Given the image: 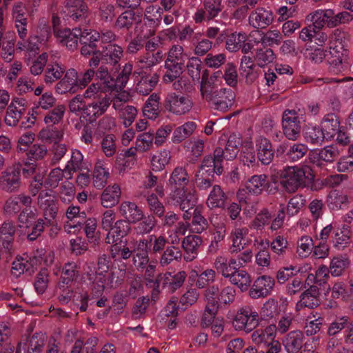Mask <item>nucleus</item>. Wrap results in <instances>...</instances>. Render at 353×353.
<instances>
[{"label":"nucleus","mask_w":353,"mask_h":353,"mask_svg":"<svg viewBox=\"0 0 353 353\" xmlns=\"http://www.w3.org/2000/svg\"><path fill=\"white\" fill-rule=\"evenodd\" d=\"M170 159V152L165 150L154 154L151 159L152 170L155 172L162 170L169 163Z\"/></svg>","instance_id":"338daca9"},{"label":"nucleus","mask_w":353,"mask_h":353,"mask_svg":"<svg viewBox=\"0 0 353 353\" xmlns=\"http://www.w3.org/2000/svg\"><path fill=\"white\" fill-rule=\"evenodd\" d=\"M255 68L256 65L252 57L246 55L242 57L239 71L248 83H252L257 79L258 73Z\"/></svg>","instance_id":"4c0bfd02"},{"label":"nucleus","mask_w":353,"mask_h":353,"mask_svg":"<svg viewBox=\"0 0 353 353\" xmlns=\"http://www.w3.org/2000/svg\"><path fill=\"white\" fill-rule=\"evenodd\" d=\"M208 223L207 219L201 214V210L196 208L193 210V219L190 225L192 232L201 234L207 229Z\"/></svg>","instance_id":"e2e57ef3"},{"label":"nucleus","mask_w":353,"mask_h":353,"mask_svg":"<svg viewBox=\"0 0 353 353\" xmlns=\"http://www.w3.org/2000/svg\"><path fill=\"white\" fill-rule=\"evenodd\" d=\"M111 103V99L107 95L94 99L85 106L83 115L89 117L90 122L94 121L106 112Z\"/></svg>","instance_id":"dca6fc26"},{"label":"nucleus","mask_w":353,"mask_h":353,"mask_svg":"<svg viewBox=\"0 0 353 353\" xmlns=\"http://www.w3.org/2000/svg\"><path fill=\"white\" fill-rule=\"evenodd\" d=\"M326 203L332 210H342L348 205V196L339 190H334L327 194Z\"/></svg>","instance_id":"c9c22d12"},{"label":"nucleus","mask_w":353,"mask_h":353,"mask_svg":"<svg viewBox=\"0 0 353 353\" xmlns=\"http://www.w3.org/2000/svg\"><path fill=\"white\" fill-rule=\"evenodd\" d=\"M175 204L178 205L180 209L184 212L183 218L185 220H190L193 217V208L195 205L196 198L195 194L188 193L187 196L180 197V199H172Z\"/></svg>","instance_id":"a19ab883"},{"label":"nucleus","mask_w":353,"mask_h":353,"mask_svg":"<svg viewBox=\"0 0 353 353\" xmlns=\"http://www.w3.org/2000/svg\"><path fill=\"white\" fill-rule=\"evenodd\" d=\"M123 48L117 44H109L102 52V60L107 64L114 67L117 70L119 67V62L123 57Z\"/></svg>","instance_id":"2f4dec72"},{"label":"nucleus","mask_w":353,"mask_h":353,"mask_svg":"<svg viewBox=\"0 0 353 353\" xmlns=\"http://www.w3.org/2000/svg\"><path fill=\"white\" fill-rule=\"evenodd\" d=\"M203 99L205 100L214 110L225 112L230 109L235 100V93L230 88L212 90L201 93Z\"/></svg>","instance_id":"f03ea898"},{"label":"nucleus","mask_w":353,"mask_h":353,"mask_svg":"<svg viewBox=\"0 0 353 353\" xmlns=\"http://www.w3.org/2000/svg\"><path fill=\"white\" fill-rule=\"evenodd\" d=\"M165 68L166 72L163 77V81L165 83H170L181 76L183 73V66L165 61Z\"/></svg>","instance_id":"0e129e2a"},{"label":"nucleus","mask_w":353,"mask_h":353,"mask_svg":"<svg viewBox=\"0 0 353 353\" xmlns=\"http://www.w3.org/2000/svg\"><path fill=\"white\" fill-rule=\"evenodd\" d=\"M351 230L347 225H343L341 228L334 231L332 237L333 246L338 250H343L350 243Z\"/></svg>","instance_id":"72a5a7b5"},{"label":"nucleus","mask_w":353,"mask_h":353,"mask_svg":"<svg viewBox=\"0 0 353 353\" xmlns=\"http://www.w3.org/2000/svg\"><path fill=\"white\" fill-rule=\"evenodd\" d=\"M274 284L272 277L268 275L261 276L254 281L250 289V296L255 299L266 297L271 294Z\"/></svg>","instance_id":"4468645a"},{"label":"nucleus","mask_w":353,"mask_h":353,"mask_svg":"<svg viewBox=\"0 0 353 353\" xmlns=\"http://www.w3.org/2000/svg\"><path fill=\"white\" fill-rule=\"evenodd\" d=\"M304 138L307 143L319 145L327 137L323 130L319 126H309L304 132Z\"/></svg>","instance_id":"49530a36"},{"label":"nucleus","mask_w":353,"mask_h":353,"mask_svg":"<svg viewBox=\"0 0 353 353\" xmlns=\"http://www.w3.org/2000/svg\"><path fill=\"white\" fill-rule=\"evenodd\" d=\"M340 123L335 114H327L321 121V128L325 132L327 140L331 139L339 130Z\"/></svg>","instance_id":"a18cd8bd"},{"label":"nucleus","mask_w":353,"mask_h":353,"mask_svg":"<svg viewBox=\"0 0 353 353\" xmlns=\"http://www.w3.org/2000/svg\"><path fill=\"white\" fill-rule=\"evenodd\" d=\"M189 182V174L186 169L181 166L176 167L168 179V185L170 189V198L180 199L187 196L188 193L195 194L194 189L187 187Z\"/></svg>","instance_id":"7ed1b4c3"},{"label":"nucleus","mask_w":353,"mask_h":353,"mask_svg":"<svg viewBox=\"0 0 353 353\" xmlns=\"http://www.w3.org/2000/svg\"><path fill=\"white\" fill-rule=\"evenodd\" d=\"M134 74H138L141 78L136 85V90L142 95L149 94L157 85L159 77L157 73L147 74L143 70H136Z\"/></svg>","instance_id":"4be33fe9"},{"label":"nucleus","mask_w":353,"mask_h":353,"mask_svg":"<svg viewBox=\"0 0 353 353\" xmlns=\"http://www.w3.org/2000/svg\"><path fill=\"white\" fill-rule=\"evenodd\" d=\"M110 174L108 169L105 167V162L98 160L94 166L93 172V185L98 189L103 188L107 183Z\"/></svg>","instance_id":"58836bf2"},{"label":"nucleus","mask_w":353,"mask_h":353,"mask_svg":"<svg viewBox=\"0 0 353 353\" xmlns=\"http://www.w3.org/2000/svg\"><path fill=\"white\" fill-rule=\"evenodd\" d=\"M28 9L21 2L15 3L12 8V17L19 37L23 39L28 34Z\"/></svg>","instance_id":"2eb2a0df"},{"label":"nucleus","mask_w":353,"mask_h":353,"mask_svg":"<svg viewBox=\"0 0 353 353\" xmlns=\"http://www.w3.org/2000/svg\"><path fill=\"white\" fill-rule=\"evenodd\" d=\"M228 279L231 284L236 285L242 292L248 290L252 282L250 274L243 270L232 272Z\"/></svg>","instance_id":"c03bdc74"},{"label":"nucleus","mask_w":353,"mask_h":353,"mask_svg":"<svg viewBox=\"0 0 353 353\" xmlns=\"http://www.w3.org/2000/svg\"><path fill=\"white\" fill-rule=\"evenodd\" d=\"M241 144L240 137L235 134H231L227 141L225 149L218 147L214 150L215 156L219 159L231 161L234 159L239 152V146Z\"/></svg>","instance_id":"a211bd4d"},{"label":"nucleus","mask_w":353,"mask_h":353,"mask_svg":"<svg viewBox=\"0 0 353 353\" xmlns=\"http://www.w3.org/2000/svg\"><path fill=\"white\" fill-rule=\"evenodd\" d=\"M223 159L219 158V159L215 156L214 152V157L206 156L203 158L199 170L197 172L206 174L207 176H214V174L220 175L223 173L222 162Z\"/></svg>","instance_id":"cd10ccee"},{"label":"nucleus","mask_w":353,"mask_h":353,"mask_svg":"<svg viewBox=\"0 0 353 353\" xmlns=\"http://www.w3.org/2000/svg\"><path fill=\"white\" fill-rule=\"evenodd\" d=\"M163 58V54L162 51L159 50L155 53L150 54L149 52L141 56L138 59L137 63L141 64L140 66L141 68V70H143L145 68H151L152 67L159 64Z\"/></svg>","instance_id":"680f3d73"},{"label":"nucleus","mask_w":353,"mask_h":353,"mask_svg":"<svg viewBox=\"0 0 353 353\" xmlns=\"http://www.w3.org/2000/svg\"><path fill=\"white\" fill-rule=\"evenodd\" d=\"M259 314L254 307L245 305L237 310L232 321V326L236 330L249 333L259 325Z\"/></svg>","instance_id":"20e7f679"},{"label":"nucleus","mask_w":353,"mask_h":353,"mask_svg":"<svg viewBox=\"0 0 353 353\" xmlns=\"http://www.w3.org/2000/svg\"><path fill=\"white\" fill-rule=\"evenodd\" d=\"M164 106L172 114L181 116L191 110L193 103L188 97L170 92L165 99Z\"/></svg>","instance_id":"0eeeda50"},{"label":"nucleus","mask_w":353,"mask_h":353,"mask_svg":"<svg viewBox=\"0 0 353 353\" xmlns=\"http://www.w3.org/2000/svg\"><path fill=\"white\" fill-rule=\"evenodd\" d=\"M307 19L312 23L317 30H321L324 26L334 28V10L332 9H319L310 13Z\"/></svg>","instance_id":"f3484780"},{"label":"nucleus","mask_w":353,"mask_h":353,"mask_svg":"<svg viewBox=\"0 0 353 353\" xmlns=\"http://www.w3.org/2000/svg\"><path fill=\"white\" fill-rule=\"evenodd\" d=\"M160 96L157 93L152 94L148 98L143 108V112L145 117L152 120L158 117L160 113Z\"/></svg>","instance_id":"79ce46f5"},{"label":"nucleus","mask_w":353,"mask_h":353,"mask_svg":"<svg viewBox=\"0 0 353 353\" xmlns=\"http://www.w3.org/2000/svg\"><path fill=\"white\" fill-rule=\"evenodd\" d=\"M186 276L185 271H179L174 275L171 272L160 274L155 279L154 289L168 288L169 292H173L183 285Z\"/></svg>","instance_id":"9d476101"},{"label":"nucleus","mask_w":353,"mask_h":353,"mask_svg":"<svg viewBox=\"0 0 353 353\" xmlns=\"http://www.w3.org/2000/svg\"><path fill=\"white\" fill-rule=\"evenodd\" d=\"M110 258L106 254H103L98 259L97 269L95 271L96 284L99 287V290L112 289L116 284L120 282L123 279L114 281L112 274L108 273L110 268Z\"/></svg>","instance_id":"39448f33"},{"label":"nucleus","mask_w":353,"mask_h":353,"mask_svg":"<svg viewBox=\"0 0 353 353\" xmlns=\"http://www.w3.org/2000/svg\"><path fill=\"white\" fill-rule=\"evenodd\" d=\"M268 176L265 174L254 175L245 183L247 190L253 194H260L267 183Z\"/></svg>","instance_id":"3c124183"},{"label":"nucleus","mask_w":353,"mask_h":353,"mask_svg":"<svg viewBox=\"0 0 353 353\" xmlns=\"http://www.w3.org/2000/svg\"><path fill=\"white\" fill-rule=\"evenodd\" d=\"M202 34L201 32L195 33L193 35L192 43L194 46V52L197 56H203L206 54L212 48V42L207 39L199 40Z\"/></svg>","instance_id":"13d9d810"},{"label":"nucleus","mask_w":353,"mask_h":353,"mask_svg":"<svg viewBox=\"0 0 353 353\" xmlns=\"http://www.w3.org/2000/svg\"><path fill=\"white\" fill-rule=\"evenodd\" d=\"M121 197V189L117 184L108 186L101 196V205L106 208H110L117 205Z\"/></svg>","instance_id":"473e14b6"},{"label":"nucleus","mask_w":353,"mask_h":353,"mask_svg":"<svg viewBox=\"0 0 353 353\" xmlns=\"http://www.w3.org/2000/svg\"><path fill=\"white\" fill-rule=\"evenodd\" d=\"M45 344L44 336L43 334L36 333L33 334L28 341L27 343L23 345L19 342L17 345L16 353H21L22 347L27 345L26 353H41Z\"/></svg>","instance_id":"e433bc0d"},{"label":"nucleus","mask_w":353,"mask_h":353,"mask_svg":"<svg viewBox=\"0 0 353 353\" xmlns=\"http://www.w3.org/2000/svg\"><path fill=\"white\" fill-rule=\"evenodd\" d=\"M119 212L126 221L137 223L143 216V211L135 203L123 201L119 206Z\"/></svg>","instance_id":"bb28decb"},{"label":"nucleus","mask_w":353,"mask_h":353,"mask_svg":"<svg viewBox=\"0 0 353 353\" xmlns=\"http://www.w3.org/2000/svg\"><path fill=\"white\" fill-rule=\"evenodd\" d=\"M305 336L301 330L288 332L282 339V344L288 353H298L303 346Z\"/></svg>","instance_id":"412c9836"},{"label":"nucleus","mask_w":353,"mask_h":353,"mask_svg":"<svg viewBox=\"0 0 353 353\" xmlns=\"http://www.w3.org/2000/svg\"><path fill=\"white\" fill-rule=\"evenodd\" d=\"M278 151L285 152V155L288 159L296 161L301 159L306 154L308 151V148L303 143H295L290 145L288 147L284 145H280Z\"/></svg>","instance_id":"f704fd0d"},{"label":"nucleus","mask_w":353,"mask_h":353,"mask_svg":"<svg viewBox=\"0 0 353 353\" xmlns=\"http://www.w3.org/2000/svg\"><path fill=\"white\" fill-rule=\"evenodd\" d=\"M225 196L219 185H214L206 201L207 205L212 209L224 205Z\"/></svg>","instance_id":"4d7b16f0"},{"label":"nucleus","mask_w":353,"mask_h":353,"mask_svg":"<svg viewBox=\"0 0 353 353\" xmlns=\"http://www.w3.org/2000/svg\"><path fill=\"white\" fill-rule=\"evenodd\" d=\"M276 334V325L272 324L265 329L254 330L251 335L252 341L260 347L271 344L274 340Z\"/></svg>","instance_id":"5701e85b"},{"label":"nucleus","mask_w":353,"mask_h":353,"mask_svg":"<svg viewBox=\"0 0 353 353\" xmlns=\"http://www.w3.org/2000/svg\"><path fill=\"white\" fill-rule=\"evenodd\" d=\"M248 233L246 228H240L237 225V222L234 223V227L230 234V239L232 245L230 249L231 253L238 252L243 248V241L245 235Z\"/></svg>","instance_id":"de8ad7c7"},{"label":"nucleus","mask_w":353,"mask_h":353,"mask_svg":"<svg viewBox=\"0 0 353 353\" xmlns=\"http://www.w3.org/2000/svg\"><path fill=\"white\" fill-rule=\"evenodd\" d=\"M78 88V73L74 69H69L64 77L57 83L55 91L57 94L74 93Z\"/></svg>","instance_id":"6ab92c4d"},{"label":"nucleus","mask_w":353,"mask_h":353,"mask_svg":"<svg viewBox=\"0 0 353 353\" xmlns=\"http://www.w3.org/2000/svg\"><path fill=\"white\" fill-rule=\"evenodd\" d=\"M301 117L294 110H285L282 114V129L285 137L290 141L299 139L301 132Z\"/></svg>","instance_id":"423d86ee"},{"label":"nucleus","mask_w":353,"mask_h":353,"mask_svg":"<svg viewBox=\"0 0 353 353\" xmlns=\"http://www.w3.org/2000/svg\"><path fill=\"white\" fill-rule=\"evenodd\" d=\"M311 170L308 167L292 166L285 168L281 174V184L290 193L304 186Z\"/></svg>","instance_id":"f257e3e1"},{"label":"nucleus","mask_w":353,"mask_h":353,"mask_svg":"<svg viewBox=\"0 0 353 353\" xmlns=\"http://www.w3.org/2000/svg\"><path fill=\"white\" fill-rule=\"evenodd\" d=\"M15 225L11 221H4L0 226V243L6 257H10L14 252V239Z\"/></svg>","instance_id":"ddd939ff"},{"label":"nucleus","mask_w":353,"mask_h":353,"mask_svg":"<svg viewBox=\"0 0 353 353\" xmlns=\"http://www.w3.org/2000/svg\"><path fill=\"white\" fill-rule=\"evenodd\" d=\"M21 165L8 168L0 176V189L6 192L18 191L21 186Z\"/></svg>","instance_id":"6e6552de"},{"label":"nucleus","mask_w":353,"mask_h":353,"mask_svg":"<svg viewBox=\"0 0 353 353\" xmlns=\"http://www.w3.org/2000/svg\"><path fill=\"white\" fill-rule=\"evenodd\" d=\"M261 35V43L264 46H272L274 45H279L282 40V35L278 30H269L266 32H263L259 30H252V37L255 35Z\"/></svg>","instance_id":"37998d69"},{"label":"nucleus","mask_w":353,"mask_h":353,"mask_svg":"<svg viewBox=\"0 0 353 353\" xmlns=\"http://www.w3.org/2000/svg\"><path fill=\"white\" fill-rule=\"evenodd\" d=\"M64 72L65 68L60 64H48L45 70L44 81L47 84L52 83L55 81L60 79Z\"/></svg>","instance_id":"bf43d9fd"},{"label":"nucleus","mask_w":353,"mask_h":353,"mask_svg":"<svg viewBox=\"0 0 353 353\" xmlns=\"http://www.w3.org/2000/svg\"><path fill=\"white\" fill-rule=\"evenodd\" d=\"M130 230V223L123 219L117 221L108 232L105 243L108 244L117 243V241L125 236Z\"/></svg>","instance_id":"c85d7f7f"},{"label":"nucleus","mask_w":353,"mask_h":353,"mask_svg":"<svg viewBox=\"0 0 353 353\" xmlns=\"http://www.w3.org/2000/svg\"><path fill=\"white\" fill-rule=\"evenodd\" d=\"M202 8H197L193 19L196 23L210 21L216 17L222 11V0H202Z\"/></svg>","instance_id":"1a4fd4ad"},{"label":"nucleus","mask_w":353,"mask_h":353,"mask_svg":"<svg viewBox=\"0 0 353 353\" xmlns=\"http://www.w3.org/2000/svg\"><path fill=\"white\" fill-rule=\"evenodd\" d=\"M32 198L25 194H19L10 196L5 202L3 210L9 215L17 214L21 210V204L25 207L30 206Z\"/></svg>","instance_id":"b1692460"},{"label":"nucleus","mask_w":353,"mask_h":353,"mask_svg":"<svg viewBox=\"0 0 353 353\" xmlns=\"http://www.w3.org/2000/svg\"><path fill=\"white\" fill-rule=\"evenodd\" d=\"M350 265L349 259L345 256L340 255L333 257L329 266L331 275L333 276H341Z\"/></svg>","instance_id":"09e8293b"},{"label":"nucleus","mask_w":353,"mask_h":353,"mask_svg":"<svg viewBox=\"0 0 353 353\" xmlns=\"http://www.w3.org/2000/svg\"><path fill=\"white\" fill-rule=\"evenodd\" d=\"M186 59L183 46L174 44L170 48L165 61L184 66Z\"/></svg>","instance_id":"6e6d98bb"},{"label":"nucleus","mask_w":353,"mask_h":353,"mask_svg":"<svg viewBox=\"0 0 353 353\" xmlns=\"http://www.w3.org/2000/svg\"><path fill=\"white\" fill-rule=\"evenodd\" d=\"M83 159V156L79 150L72 151L70 160L65 166V179L69 180L72 178L73 173L81 168Z\"/></svg>","instance_id":"8fccbe9b"},{"label":"nucleus","mask_w":353,"mask_h":353,"mask_svg":"<svg viewBox=\"0 0 353 353\" xmlns=\"http://www.w3.org/2000/svg\"><path fill=\"white\" fill-rule=\"evenodd\" d=\"M81 34V28H75L72 30L68 28L59 30L57 32L58 41L70 50L77 49Z\"/></svg>","instance_id":"a878e982"},{"label":"nucleus","mask_w":353,"mask_h":353,"mask_svg":"<svg viewBox=\"0 0 353 353\" xmlns=\"http://www.w3.org/2000/svg\"><path fill=\"white\" fill-rule=\"evenodd\" d=\"M236 290L232 286H226L219 289L218 285H212L207 288L205 292L206 300L216 299L219 304L230 305L235 299Z\"/></svg>","instance_id":"f8f14e48"},{"label":"nucleus","mask_w":353,"mask_h":353,"mask_svg":"<svg viewBox=\"0 0 353 353\" xmlns=\"http://www.w3.org/2000/svg\"><path fill=\"white\" fill-rule=\"evenodd\" d=\"M68 5V14L70 17L76 21H83L85 19L88 7L82 0H74Z\"/></svg>","instance_id":"603ef678"},{"label":"nucleus","mask_w":353,"mask_h":353,"mask_svg":"<svg viewBox=\"0 0 353 353\" xmlns=\"http://www.w3.org/2000/svg\"><path fill=\"white\" fill-rule=\"evenodd\" d=\"M313 245V240L310 236L304 235L299 238L296 242L299 256L302 258L307 257L312 253Z\"/></svg>","instance_id":"69168bd1"},{"label":"nucleus","mask_w":353,"mask_h":353,"mask_svg":"<svg viewBox=\"0 0 353 353\" xmlns=\"http://www.w3.org/2000/svg\"><path fill=\"white\" fill-rule=\"evenodd\" d=\"M256 146L259 161L263 165H269L274 155L270 140L265 137H259L256 141Z\"/></svg>","instance_id":"7c9ffc66"},{"label":"nucleus","mask_w":353,"mask_h":353,"mask_svg":"<svg viewBox=\"0 0 353 353\" xmlns=\"http://www.w3.org/2000/svg\"><path fill=\"white\" fill-rule=\"evenodd\" d=\"M137 225L134 226V232L139 235H144L150 233L155 228L157 221L153 215L145 216L143 214V219L137 222Z\"/></svg>","instance_id":"5fc2aeb1"},{"label":"nucleus","mask_w":353,"mask_h":353,"mask_svg":"<svg viewBox=\"0 0 353 353\" xmlns=\"http://www.w3.org/2000/svg\"><path fill=\"white\" fill-rule=\"evenodd\" d=\"M275 59V55L272 49L265 48H259L256 50L254 60L259 67H263L272 63Z\"/></svg>","instance_id":"052dcab7"},{"label":"nucleus","mask_w":353,"mask_h":353,"mask_svg":"<svg viewBox=\"0 0 353 353\" xmlns=\"http://www.w3.org/2000/svg\"><path fill=\"white\" fill-rule=\"evenodd\" d=\"M37 205L43 211L46 219L50 221L55 218L58 211L57 201L52 191H41L37 198Z\"/></svg>","instance_id":"9b49d317"},{"label":"nucleus","mask_w":353,"mask_h":353,"mask_svg":"<svg viewBox=\"0 0 353 353\" xmlns=\"http://www.w3.org/2000/svg\"><path fill=\"white\" fill-rule=\"evenodd\" d=\"M197 125L194 121H188L174 129L172 141L174 143H181L190 137L196 129Z\"/></svg>","instance_id":"ea45409f"},{"label":"nucleus","mask_w":353,"mask_h":353,"mask_svg":"<svg viewBox=\"0 0 353 353\" xmlns=\"http://www.w3.org/2000/svg\"><path fill=\"white\" fill-rule=\"evenodd\" d=\"M201 242V238L197 235H189L183 239L182 247L185 252L183 259L185 261L190 262L196 258Z\"/></svg>","instance_id":"c756f323"},{"label":"nucleus","mask_w":353,"mask_h":353,"mask_svg":"<svg viewBox=\"0 0 353 353\" xmlns=\"http://www.w3.org/2000/svg\"><path fill=\"white\" fill-rule=\"evenodd\" d=\"M154 137V134L150 132L139 134L135 143L138 152H145L149 150L152 146Z\"/></svg>","instance_id":"774afa93"},{"label":"nucleus","mask_w":353,"mask_h":353,"mask_svg":"<svg viewBox=\"0 0 353 353\" xmlns=\"http://www.w3.org/2000/svg\"><path fill=\"white\" fill-rule=\"evenodd\" d=\"M273 14L270 10L258 8L249 16V24L257 30L269 26L273 21Z\"/></svg>","instance_id":"aec40b11"},{"label":"nucleus","mask_w":353,"mask_h":353,"mask_svg":"<svg viewBox=\"0 0 353 353\" xmlns=\"http://www.w3.org/2000/svg\"><path fill=\"white\" fill-rule=\"evenodd\" d=\"M319 294L316 286H310L301 294L300 300L296 305V310L300 311L305 307L313 309L319 306L320 304Z\"/></svg>","instance_id":"393cba45"},{"label":"nucleus","mask_w":353,"mask_h":353,"mask_svg":"<svg viewBox=\"0 0 353 353\" xmlns=\"http://www.w3.org/2000/svg\"><path fill=\"white\" fill-rule=\"evenodd\" d=\"M182 256V252L179 248L174 245L168 246L161 254L159 261L160 265L162 267H167L174 261H180Z\"/></svg>","instance_id":"864d4df0"}]
</instances>
